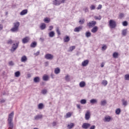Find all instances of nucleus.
<instances>
[{"label":"nucleus","instance_id":"obj_12","mask_svg":"<svg viewBox=\"0 0 129 129\" xmlns=\"http://www.w3.org/2000/svg\"><path fill=\"white\" fill-rule=\"evenodd\" d=\"M30 41V37H26L22 39V43L23 44H27Z\"/></svg>","mask_w":129,"mask_h":129},{"label":"nucleus","instance_id":"obj_37","mask_svg":"<svg viewBox=\"0 0 129 129\" xmlns=\"http://www.w3.org/2000/svg\"><path fill=\"white\" fill-rule=\"evenodd\" d=\"M91 36V33H90V32L88 31L87 32H86V37H87V38H89V37Z\"/></svg>","mask_w":129,"mask_h":129},{"label":"nucleus","instance_id":"obj_20","mask_svg":"<svg viewBox=\"0 0 129 129\" xmlns=\"http://www.w3.org/2000/svg\"><path fill=\"white\" fill-rule=\"evenodd\" d=\"M90 102L92 104H94L95 103H97L98 101H97V99H92L91 100H90Z\"/></svg>","mask_w":129,"mask_h":129},{"label":"nucleus","instance_id":"obj_25","mask_svg":"<svg viewBox=\"0 0 129 129\" xmlns=\"http://www.w3.org/2000/svg\"><path fill=\"white\" fill-rule=\"evenodd\" d=\"M43 107H44L43 103H39L38 105V109H43Z\"/></svg>","mask_w":129,"mask_h":129},{"label":"nucleus","instance_id":"obj_53","mask_svg":"<svg viewBox=\"0 0 129 129\" xmlns=\"http://www.w3.org/2000/svg\"><path fill=\"white\" fill-rule=\"evenodd\" d=\"M9 66H14V62L13 61H10L9 62Z\"/></svg>","mask_w":129,"mask_h":129},{"label":"nucleus","instance_id":"obj_46","mask_svg":"<svg viewBox=\"0 0 129 129\" xmlns=\"http://www.w3.org/2000/svg\"><path fill=\"white\" fill-rule=\"evenodd\" d=\"M85 22V20L83 19V20H80L79 22V24H80L81 25H83V24H84Z\"/></svg>","mask_w":129,"mask_h":129},{"label":"nucleus","instance_id":"obj_51","mask_svg":"<svg viewBox=\"0 0 129 129\" xmlns=\"http://www.w3.org/2000/svg\"><path fill=\"white\" fill-rule=\"evenodd\" d=\"M119 17L120 19H122V18H123V17H124V14H123V13H120Z\"/></svg>","mask_w":129,"mask_h":129},{"label":"nucleus","instance_id":"obj_33","mask_svg":"<svg viewBox=\"0 0 129 129\" xmlns=\"http://www.w3.org/2000/svg\"><path fill=\"white\" fill-rule=\"evenodd\" d=\"M71 115H72V114L70 112H68L66 114V115L64 116V117H66V118H69V117H71Z\"/></svg>","mask_w":129,"mask_h":129},{"label":"nucleus","instance_id":"obj_47","mask_svg":"<svg viewBox=\"0 0 129 129\" xmlns=\"http://www.w3.org/2000/svg\"><path fill=\"white\" fill-rule=\"evenodd\" d=\"M83 11H84V12L85 13H88L89 12V11L88 10V7H85L83 9Z\"/></svg>","mask_w":129,"mask_h":129},{"label":"nucleus","instance_id":"obj_57","mask_svg":"<svg viewBox=\"0 0 129 129\" xmlns=\"http://www.w3.org/2000/svg\"><path fill=\"white\" fill-rule=\"evenodd\" d=\"M34 55L35 56H38V55H40V51H37L35 53H34Z\"/></svg>","mask_w":129,"mask_h":129},{"label":"nucleus","instance_id":"obj_10","mask_svg":"<svg viewBox=\"0 0 129 129\" xmlns=\"http://www.w3.org/2000/svg\"><path fill=\"white\" fill-rule=\"evenodd\" d=\"M91 124L89 123H84L82 126V128L87 129L89 128Z\"/></svg>","mask_w":129,"mask_h":129},{"label":"nucleus","instance_id":"obj_18","mask_svg":"<svg viewBox=\"0 0 129 129\" xmlns=\"http://www.w3.org/2000/svg\"><path fill=\"white\" fill-rule=\"evenodd\" d=\"M31 48H36L37 47V42L34 41L30 44Z\"/></svg>","mask_w":129,"mask_h":129},{"label":"nucleus","instance_id":"obj_4","mask_svg":"<svg viewBox=\"0 0 129 129\" xmlns=\"http://www.w3.org/2000/svg\"><path fill=\"white\" fill-rule=\"evenodd\" d=\"M109 25L110 29H114L116 27V22L114 20H110L109 22Z\"/></svg>","mask_w":129,"mask_h":129},{"label":"nucleus","instance_id":"obj_45","mask_svg":"<svg viewBox=\"0 0 129 129\" xmlns=\"http://www.w3.org/2000/svg\"><path fill=\"white\" fill-rule=\"evenodd\" d=\"M122 35H123V36H125V35H126V29H124L122 30Z\"/></svg>","mask_w":129,"mask_h":129},{"label":"nucleus","instance_id":"obj_16","mask_svg":"<svg viewBox=\"0 0 129 129\" xmlns=\"http://www.w3.org/2000/svg\"><path fill=\"white\" fill-rule=\"evenodd\" d=\"M110 119H111V118H110V116H106V117H105L104 121H105L106 122H109V121H110Z\"/></svg>","mask_w":129,"mask_h":129},{"label":"nucleus","instance_id":"obj_39","mask_svg":"<svg viewBox=\"0 0 129 129\" xmlns=\"http://www.w3.org/2000/svg\"><path fill=\"white\" fill-rule=\"evenodd\" d=\"M13 43H14V41L12 39H9L7 41V44L8 45H12V44H13Z\"/></svg>","mask_w":129,"mask_h":129},{"label":"nucleus","instance_id":"obj_22","mask_svg":"<svg viewBox=\"0 0 129 129\" xmlns=\"http://www.w3.org/2000/svg\"><path fill=\"white\" fill-rule=\"evenodd\" d=\"M42 79H43V80H44V81H48V80L49 79V76H48V75L43 76Z\"/></svg>","mask_w":129,"mask_h":129},{"label":"nucleus","instance_id":"obj_28","mask_svg":"<svg viewBox=\"0 0 129 129\" xmlns=\"http://www.w3.org/2000/svg\"><path fill=\"white\" fill-rule=\"evenodd\" d=\"M106 103H107V102L105 100L101 101V105L102 106H104Z\"/></svg>","mask_w":129,"mask_h":129},{"label":"nucleus","instance_id":"obj_1","mask_svg":"<svg viewBox=\"0 0 129 129\" xmlns=\"http://www.w3.org/2000/svg\"><path fill=\"white\" fill-rule=\"evenodd\" d=\"M14 118V112H12L9 115V117L8 119V125L9 126V128L13 129L14 128V123H13V119Z\"/></svg>","mask_w":129,"mask_h":129},{"label":"nucleus","instance_id":"obj_11","mask_svg":"<svg viewBox=\"0 0 129 129\" xmlns=\"http://www.w3.org/2000/svg\"><path fill=\"white\" fill-rule=\"evenodd\" d=\"M53 5H54V6H60V5H61V1L54 0L53 1Z\"/></svg>","mask_w":129,"mask_h":129},{"label":"nucleus","instance_id":"obj_24","mask_svg":"<svg viewBox=\"0 0 129 129\" xmlns=\"http://www.w3.org/2000/svg\"><path fill=\"white\" fill-rule=\"evenodd\" d=\"M121 101H122V105H124V106H126V105H127V101L124 100V99H122Z\"/></svg>","mask_w":129,"mask_h":129},{"label":"nucleus","instance_id":"obj_64","mask_svg":"<svg viewBox=\"0 0 129 129\" xmlns=\"http://www.w3.org/2000/svg\"><path fill=\"white\" fill-rule=\"evenodd\" d=\"M64 3H65V0H61L60 1V4H64Z\"/></svg>","mask_w":129,"mask_h":129},{"label":"nucleus","instance_id":"obj_38","mask_svg":"<svg viewBox=\"0 0 129 129\" xmlns=\"http://www.w3.org/2000/svg\"><path fill=\"white\" fill-rule=\"evenodd\" d=\"M73 126H74V123H71L70 124L68 125V127L69 129L72 128V127H73Z\"/></svg>","mask_w":129,"mask_h":129},{"label":"nucleus","instance_id":"obj_30","mask_svg":"<svg viewBox=\"0 0 129 129\" xmlns=\"http://www.w3.org/2000/svg\"><path fill=\"white\" fill-rule=\"evenodd\" d=\"M87 102V101L86 100V99H83L81 100L80 103H81V104H86Z\"/></svg>","mask_w":129,"mask_h":129},{"label":"nucleus","instance_id":"obj_21","mask_svg":"<svg viewBox=\"0 0 129 129\" xmlns=\"http://www.w3.org/2000/svg\"><path fill=\"white\" fill-rule=\"evenodd\" d=\"M81 30H82V26H79L75 28L74 29V32H80Z\"/></svg>","mask_w":129,"mask_h":129},{"label":"nucleus","instance_id":"obj_60","mask_svg":"<svg viewBox=\"0 0 129 129\" xmlns=\"http://www.w3.org/2000/svg\"><path fill=\"white\" fill-rule=\"evenodd\" d=\"M53 26H49V31H52V30H53Z\"/></svg>","mask_w":129,"mask_h":129},{"label":"nucleus","instance_id":"obj_32","mask_svg":"<svg viewBox=\"0 0 129 129\" xmlns=\"http://www.w3.org/2000/svg\"><path fill=\"white\" fill-rule=\"evenodd\" d=\"M15 77H20V76L21 75V73L20 71H17L15 73Z\"/></svg>","mask_w":129,"mask_h":129},{"label":"nucleus","instance_id":"obj_9","mask_svg":"<svg viewBox=\"0 0 129 129\" xmlns=\"http://www.w3.org/2000/svg\"><path fill=\"white\" fill-rule=\"evenodd\" d=\"M88 64H89V60L88 59H86L84 60L82 62V66H83V67H86V66H87Z\"/></svg>","mask_w":129,"mask_h":129},{"label":"nucleus","instance_id":"obj_63","mask_svg":"<svg viewBox=\"0 0 129 129\" xmlns=\"http://www.w3.org/2000/svg\"><path fill=\"white\" fill-rule=\"evenodd\" d=\"M104 62H102L101 64V67L102 68L103 67H104Z\"/></svg>","mask_w":129,"mask_h":129},{"label":"nucleus","instance_id":"obj_61","mask_svg":"<svg viewBox=\"0 0 129 129\" xmlns=\"http://www.w3.org/2000/svg\"><path fill=\"white\" fill-rule=\"evenodd\" d=\"M90 129H95V125H93L90 127Z\"/></svg>","mask_w":129,"mask_h":129},{"label":"nucleus","instance_id":"obj_55","mask_svg":"<svg viewBox=\"0 0 129 129\" xmlns=\"http://www.w3.org/2000/svg\"><path fill=\"white\" fill-rule=\"evenodd\" d=\"M102 8V5H99L97 9V10H101Z\"/></svg>","mask_w":129,"mask_h":129},{"label":"nucleus","instance_id":"obj_50","mask_svg":"<svg viewBox=\"0 0 129 129\" xmlns=\"http://www.w3.org/2000/svg\"><path fill=\"white\" fill-rule=\"evenodd\" d=\"M56 33L58 34V35H61V33L60 32V30H59V28H56Z\"/></svg>","mask_w":129,"mask_h":129},{"label":"nucleus","instance_id":"obj_62","mask_svg":"<svg viewBox=\"0 0 129 129\" xmlns=\"http://www.w3.org/2000/svg\"><path fill=\"white\" fill-rule=\"evenodd\" d=\"M4 28V26H3V25L0 24V31H2L3 29Z\"/></svg>","mask_w":129,"mask_h":129},{"label":"nucleus","instance_id":"obj_14","mask_svg":"<svg viewBox=\"0 0 129 129\" xmlns=\"http://www.w3.org/2000/svg\"><path fill=\"white\" fill-rule=\"evenodd\" d=\"M98 31V27L97 26H94L92 29L91 32L92 33H93L95 34V33H96Z\"/></svg>","mask_w":129,"mask_h":129},{"label":"nucleus","instance_id":"obj_8","mask_svg":"<svg viewBox=\"0 0 129 129\" xmlns=\"http://www.w3.org/2000/svg\"><path fill=\"white\" fill-rule=\"evenodd\" d=\"M35 120H39V119H41L43 118V115L42 114H37L34 117Z\"/></svg>","mask_w":129,"mask_h":129},{"label":"nucleus","instance_id":"obj_34","mask_svg":"<svg viewBox=\"0 0 129 129\" xmlns=\"http://www.w3.org/2000/svg\"><path fill=\"white\" fill-rule=\"evenodd\" d=\"M113 57L115 58H118V53L115 52H114L113 53Z\"/></svg>","mask_w":129,"mask_h":129},{"label":"nucleus","instance_id":"obj_27","mask_svg":"<svg viewBox=\"0 0 129 129\" xmlns=\"http://www.w3.org/2000/svg\"><path fill=\"white\" fill-rule=\"evenodd\" d=\"M41 30H45L46 29V24L45 23H42L40 26Z\"/></svg>","mask_w":129,"mask_h":129},{"label":"nucleus","instance_id":"obj_6","mask_svg":"<svg viewBox=\"0 0 129 129\" xmlns=\"http://www.w3.org/2000/svg\"><path fill=\"white\" fill-rule=\"evenodd\" d=\"M44 58H45V59L47 60H52V59L54 58V55L50 53H47L45 54Z\"/></svg>","mask_w":129,"mask_h":129},{"label":"nucleus","instance_id":"obj_58","mask_svg":"<svg viewBox=\"0 0 129 129\" xmlns=\"http://www.w3.org/2000/svg\"><path fill=\"white\" fill-rule=\"evenodd\" d=\"M48 66H49V62H48V61L45 62V66L46 67H47Z\"/></svg>","mask_w":129,"mask_h":129},{"label":"nucleus","instance_id":"obj_40","mask_svg":"<svg viewBox=\"0 0 129 129\" xmlns=\"http://www.w3.org/2000/svg\"><path fill=\"white\" fill-rule=\"evenodd\" d=\"M102 84L104 85V86H106V85H107V81L103 80L102 82Z\"/></svg>","mask_w":129,"mask_h":129},{"label":"nucleus","instance_id":"obj_48","mask_svg":"<svg viewBox=\"0 0 129 129\" xmlns=\"http://www.w3.org/2000/svg\"><path fill=\"white\" fill-rule=\"evenodd\" d=\"M124 79H125V80H129V75L128 74L125 75Z\"/></svg>","mask_w":129,"mask_h":129},{"label":"nucleus","instance_id":"obj_35","mask_svg":"<svg viewBox=\"0 0 129 129\" xmlns=\"http://www.w3.org/2000/svg\"><path fill=\"white\" fill-rule=\"evenodd\" d=\"M65 80L67 81L68 82H69V81H70V76H69V75H67L65 77Z\"/></svg>","mask_w":129,"mask_h":129},{"label":"nucleus","instance_id":"obj_54","mask_svg":"<svg viewBox=\"0 0 129 129\" xmlns=\"http://www.w3.org/2000/svg\"><path fill=\"white\" fill-rule=\"evenodd\" d=\"M0 102L1 103H5V102H6V99H0Z\"/></svg>","mask_w":129,"mask_h":129},{"label":"nucleus","instance_id":"obj_19","mask_svg":"<svg viewBox=\"0 0 129 129\" xmlns=\"http://www.w3.org/2000/svg\"><path fill=\"white\" fill-rule=\"evenodd\" d=\"M33 81L35 82V83H38L40 82V78L39 77H35L34 78Z\"/></svg>","mask_w":129,"mask_h":129},{"label":"nucleus","instance_id":"obj_13","mask_svg":"<svg viewBox=\"0 0 129 129\" xmlns=\"http://www.w3.org/2000/svg\"><path fill=\"white\" fill-rule=\"evenodd\" d=\"M27 60H28V58H27V56L26 55H23L21 57V61L23 62L24 63H25V62H27Z\"/></svg>","mask_w":129,"mask_h":129},{"label":"nucleus","instance_id":"obj_42","mask_svg":"<svg viewBox=\"0 0 129 129\" xmlns=\"http://www.w3.org/2000/svg\"><path fill=\"white\" fill-rule=\"evenodd\" d=\"M116 114H119L120 113V109L117 108L115 110Z\"/></svg>","mask_w":129,"mask_h":129},{"label":"nucleus","instance_id":"obj_49","mask_svg":"<svg viewBox=\"0 0 129 129\" xmlns=\"http://www.w3.org/2000/svg\"><path fill=\"white\" fill-rule=\"evenodd\" d=\"M47 90L44 89V90H42L41 91V93H42V94H47Z\"/></svg>","mask_w":129,"mask_h":129},{"label":"nucleus","instance_id":"obj_56","mask_svg":"<svg viewBox=\"0 0 129 129\" xmlns=\"http://www.w3.org/2000/svg\"><path fill=\"white\" fill-rule=\"evenodd\" d=\"M52 124V126H56V125H57V122L53 121Z\"/></svg>","mask_w":129,"mask_h":129},{"label":"nucleus","instance_id":"obj_3","mask_svg":"<svg viewBox=\"0 0 129 129\" xmlns=\"http://www.w3.org/2000/svg\"><path fill=\"white\" fill-rule=\"evenodd\" d=\"M19 44H20V42H18L16 43H14L12 45V47L11 48V49H10L11 52H12V53H14V52H15V51H16V50H17V49H18V47H19Z\"/></svg>","mask_w":129,"mask_h":129},{"label":"nucleus","instance_id":"obj_29","mask_svg":"<svg viewBox=\"0 0 129 129\" xmlns=\"http://www.w3.org/2000/svg\"><path fill=\"white\" fill-rule=\"evenodd\" d=\"M44 22L46 24H49L50 23V18L47 17L44 18Z\"/></svg>","mask_w":129,"mask_h":129},{"label":"nucleus","instance_id":"obj_41","mask_svg":"<svg viewBox=\"0 0 129 129\" xmlns=\"http://www.w3.org/2000/svg\"><path fill=\"white\" fill-rule=\"evenodd\" d=\"M75 49V46H71L70 47V49H69V52H72V51H73V50H74Z\"/></svg>","mask_w":129,"mask_h":129},{"label":"nucleus","instance_id":"obj_5","mask_svg":"<svg viewBox=\"0 0 129 129\" xmlns=\"http://www.w3.org/2000/svg\"><path fill=\"white\" fill-rule=\"evenodd\" d=\"M95 25H96V21H92L87 23V26L89 28H93Z\"/></svg>","mask_w":129,"mask_h":129},{"label":"nucleus","instance_id":"obj_59","mask_svg":"<svg viewBox=\"0 0 129 129\" xmlns=\"http://www.w3.org/2000/svg\"><path fill=\"white\" fill-rule=\"evenodd\" d=\"M77 107L79 109H81V107L80 106V104H77Z\"/></svg>","mask_w":129,"mask_h":129},{"label":"nucleus","instance_id":"obj_15","mask_svg":"<svg viewBox=\"0 0 129 129\" xmlns=\"http://www.w3.org/2000/svg\"><path fill=\"white\" fill-rule=\"evenodd\" d=\"M28 14V10L25 9L23 10L20 13V16H25V15H27Z\"/></svg>","mask_w":129,"mask_h":129},{"label":"nucleus","instance_id":"obj_52","mask_svg":"<svg viewBox=\"0 0 129 129\" xmlns=\"http://www.w3.org/2000/svg\"><path fill=\"white\" fill-rule=\"evenodd\" d=\"M122 25H123V26H124V27H126V26H127V22H126V21L123 22Z\"/></svg>","mask_w":129,"mask_h":129},{"label":"nucleus","instance_id":"obj_7","mask_svg":"<svg viewBox=\"0 0 129 129\" xmlns=\"http://www.w3.org/2000/svg\"><path fill=\"white\" fill-rule=\"evenodd\" d=\"M85 118L86 120H88L90 118V111L87 110L85 115Z\"/></svg>","mask_w":129,"mask_h":129},{"label":"nucleus","instance_id":"obj_36","mask_svg":"<svg viewBox=\"0 0 129 129\" xmlns=\"http://www.w3.org/2000/svg\"><path fill=\"white\" fill-rule=\"evenodd\" d=\"M94 19L95 20H98L99 21H100V20H101V16H95L94 17Z\"/></svg>","mask_w":129,"mask_h":129},{"label":"nucleus","instance_id":"obj_17","mask_svg":"<svg viewBox=\"0 0 129 129\" xmlns=\"http://www.w3.org/2000/svg\"><path fill=\"white\" fill-rule=\"evenodd\" d=\"M63 41L64 43H68V42L70 41V38L69 37V36H66V37H64Z\"/></svg>","mask_w":129,"mask_h":129},{"label":"nucleus","instance_id":"obj_31","mask_svg":"<svg viewBox=\"0 0 129 129\" xmlns=\"http://www.w3.org/2000/svg\"><path fill=\"white\" fill-rule=\"evenodd\" d=\"M54 73L55 74H59V73H60V69H59V68L55 69L54 70Z\"/></svg>","mask_w":129,"mask_h":129},{"label":"nucleus","instance_id":"obj_43","mask_svg":"<svg viewBox=\"0 0 129 129\" xmlns=\"http://www.w3.org/2000/svg\"><path fill=\"white\" fill-rule=\"evenodd\" d=\"M95 6L93 5H91V6L90 7L91 11H93V10H95Z\"/></svg>","mask_w":129,"mask_h":129},{"label":"nucleus","instance_id":"obj_23","mask_svg":"<svg viewBox=\"0 0 129 129\" xmlns=\"http://www.w3.org/2000/svg\"><path fill=\"white\" fill-rule=\"evenodd\" d=\"M79 85H80V87H81V88L84 87L86 85L85 82L84 81L81 82L79 84Z\"/></svg>","mask_w":129,"mask_h":129},{"label":"nucleus","instance_id":"obj_44","mask_svg":"<svg viewBox=\"0 0 129 129\" xmlns=\"http://www.w3.org/2000/svg\"><path fill=\"white\" fill-rule=\"evenodd\" d=\"M107 49V46L106 45H103L102 47V50L103 51H105L106 49Z\"/></svg>","mask_w":129,"mask_h":129},{"label":"nucleus","instance_id":"obj_26","mask_svg":"<svg viewBox=\"0 0 129 129\" xmlns=\"http://www.w3.org/2000/svg\"><path fill=\"white\" fill-rule=\"evenodd\" d=\"M54 36H55V32H54V31H51L49 33V37L50 38H53Z\"/></svg>","mask_w":129,"mask_h":129},{"label":"nucleus","instance_id":"obj_2","mask_svg":"<svg viewBox=\"0 0 129 129\" xmlns=\"http://www.w3.org/2000/svg\"><path fill=\"white\" fill-rule=\"evenodd\" d=\"M14 26L13 28L11 29L10 31L12 33H17L19 32V27H20V22H17L13 24Z\"/></svg>","mask_w":129,"mask_h":129}]
</instances>
